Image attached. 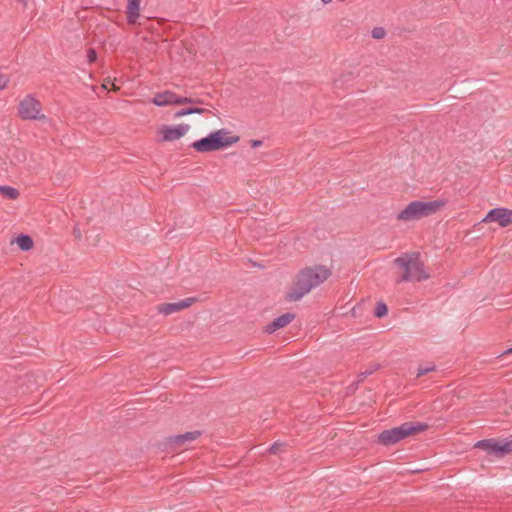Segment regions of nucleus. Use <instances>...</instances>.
I'll list each match as a JSON object with an SVG mask.
<instances>
[{
  "mask_svg": "<svg viewBox=\"0 0 512 512\" xmlns=\"http://www.w3.org/2000/svg\"><path fill=\"white\" fill-rule=\"evenodd\" d=\"M238 141V136H230L226 129H219L193 142L191 147L197 152L204 153L227 148Z\"/></svg>",
  "mask_w": 512,
  "mask_h": 512,
  "instance_id": "nucleus-5",
  "label": "nucleus"
},
{
  "mask_svg": "<svg viewBox=\"0 0 512 512\" xmlns=\"http://www.w3.org/2000/svg\"><path fill=\"white\" fill-rule=\"evenodd\" d=\"M331 275L330 269L323 265L306 267L299 271L294 286L287 293L289 301H299L312 289L318 287Z\"/></svg>",
  "mask_w": 512,
  "mask_h": 512,
  "instance_id": "nucleus-2",
  "label": "nucleus"
},
{
  "mask_svg": "<svg viewBox=\"0 0 512 512\" xmlns=\"http://www.w3.org/2000/svg\"><path fill=\"white\" fill-rule=\"evenodd\" d=\"M426 428L427 424L425 423L405 422L398 427L381 432L378 436V441L383 445H393L409 435L424 431Z\"/></svg>",
  "mask_w": 512,
  "mask_h": 512,
  "instance_id": "nucleus-6",
  "label": "nucleus"
},
{
  "mask_svg": "<svg viewBox=\"0 0 512 512\" xmlns=\"http://www.w3.org/2000/svg\"><path fill=\"white\" fill-rule=\"evenodd\" d=\"M385 36V30L382 27H377L372 30V37L375 39H381Z\"/></svg>",
  "mask_w": 512,
  "mask_h": 512,
  "instance_id": "nucleus-22",
  "label": "nucleus"
},
{
  "mask_svg": "<svg viewBox=\"0 0 512 512\" xmlns=\"http://www.w3.org/2000/svg\"><path fill=\"white\" fill-rule=\"evenodd\" d=\"M141 0H127L126 16L129 24H135L140 16Z\"/></svg>",
  "mask_w": 512,
  "mask_h": 512,
  "instance_id": "nucleus-14",
  "label": "nucleus"
},
{
  "mask_svg": "<svg viewBox=\"0 0 512 512\" xmlns=\"http://www.w3.org/2000/svg\"><path fill=\"white\" fill-rule=\"evenodd\" d=\"M191 114H203L207 110L199 107H190Z\"/></svg>",
  "mask_w": 512,
  "mask_h": 512,
  "instance_id": "nucleus-26",
  "label": "nucleus"
},
{
  "mask_svg": "<svg viewBox=\"0 0 512 512\" xmlns=\"http://www.w3.org/2000/svg\"><path fill=\"white\" fill-rule=\"evenodd\" d=\"M281 446L280 443H277L275 442L274 444H272L270 447H269V452L270 453H276L278 451V448Z\"/></svg>",
  "mask_w": 512,
  "mask_h": 512,
  "instance_id": "nucleus-27",
  "label": "nucleus"
},
{
  "mask_svg": "<svg viewBox=\"0 0 512 512\" xmlns=\"http://www.w3.org/2000/svg\"><path fill=\"white\" fill-rule=\"evenodd\" d=\"M18 115L23 120H42L45 115L42 114V105L34 95H26L18 105Z\"/></svg>",
  "mask_w": 512,
  "mask_h": 512,
  "instance_id": "nucleus-7",
  "label": "nucleus"
},
{
  "mask_svg": "<svg viewBox=\"0 0 512 512\" xmlns=\"http://www.w3.org/2000/svg\"><path fill=\"white\" fill-rule=\"evenodd\" d=\"M435 365H428L426 367H420L417 371V377H421L429 372L435 371Z\"/></svg>",
  "mask_w": 512,
  "mask_h": 512,
  "instance_id": "nucleus-21",
  "label": "nucleus"
},
{
  "mask_svg": "<svg viewBox=\"0 0 512 512\" xmlns=\"http://www.w3.org/2000/svg\"><path fill=\"white\" fill-rule=\"evenodd\" d=\"M482 222H497L500 227H507L512 224V210L502 207L491 209Z\"/></svg>",
  "mask_w": 512,
  "mask_h": 512,
  "instance_id": "nucleus-8",
  "label": "nucleus"
},
{
  "mask_svg": "<svg viewBox=\"0 0 512 512\" xmlns=\"http://www.w3.org/2000/svg\"><path fill=\"white\" fill-rule=\"evenodd\" d=\"M376 317H383L387 314V306L384 302H379L375 308L374 312Z\"/></svg>",
  "mask_w": 512,
  "mask_h": 512,
  "instance_id": "nucleus-20",
  "label": "nucleus"
},
{
  "mask_svg": "<svg viewBox=\"0 0 512 512\" xmlns=\"http://www.w3.org/2000/svg\"><path fill=\"white\" fill-rule=\"evenodd\" d=\"M0 193L8 199H16L19 196V191L8 185H0Z\"/></svg>",
  "mask_w": 512,
  "mask_h": 512,
  "instance_id": "nucleus-17",
  "label": "nucleus"
},
{
  "mask_svg": "<svg viewBox=\"0 0 512 512\" xmlns=\"http://www.w3.org/2000/svg\"><path fill=\"white\" fill-rule=\"evenodd\" d=\"M497 442L498 441L495 440H480L476 443L475 446L487 451L490 454L495 455V448L497 447Z\"/></svg>",
  "mask_w": 512,
  "mask_h": 512,
  "instance_id": "nucleus-16",
  "label": "nucleus"
},
{
  "mask_svg": "<svg viewBox=\"0 0 512 512\" xmlns=\"http://www.w3.org/2000/svg\"><path fill=\"white\" fill-rule=\"evenodd\" d=\"M295 319V314L291 312H287L277 318H275L272 322L265 326V332L271 334L275 331L286 327Z\"/></svg>",
  "mask_w": 512,
  "mask_h": 512,
  "instance_id": "nucleus-11",
  "label": "nucleus"
},
{
  "mask_svg": "<svg viewBox=\"0 0 512 512\" xmlns=\"http://www.w3.org/2000/svg\"><path fill=\"white\" fill-rule=\"evenodd\" d=\"M200 435H201L200 431L185 432L183 434L169 437L167 444L173 448H181L186 443L195 441Z\"/></svg>",
  "mask_w": 512,
  "mask_h": 512,
  "instance_id": "nucleus-9",
  "label": "nucleus"
},
{
  "mask_svg": "<svg viewBox=\"0 0 512 512\" xmlns=\"http://www.w3.org/2000/svg\"><path fill=\"white\" fill-rule=\"evenodd\" d=\"M187 115H191L190 107L182 108V109L176 111L174 114V117L180 118V117L187 116Z\"/></svg>",
  "mask_w": 512,
  "mask_h": 512,
  "instance_id": "nucleus-24",
  "label": "nucleus"
},
{
  "mask_svg": "<svg viewBox=\"0 0 512 512\" xmlns=\"http://www.w3.org/2000/svg\"><path fill=\"white\" fill-rule=\"evenodd\" d=\"M16 243L22 251H28L33 247V240L29 235L21 234L16 238Z\"/></svg>",
  "mask_w": 512,
  "mask_h": 512,
  "instance_id": "nucleus-15",
  "label": "nucleus"
},
{
  "mask_svg": "<svg viewBox=\"0 0 512 512\" xmlns=\"http://www.w3.org/2000/svg\"><path fill=\"white\" fill-rule=\"evenodd\" d=\"M74 234H75V236H76L77 238H80V237H81V233H80V231H79V229H78V228H75V229H74Z\"/></svg>",
  "mask_w": 512,
  "mask_h": 512,
  "instance_id": "nucleus-29",
  "label": "nucleus"
},
{
  "mask_svg": "<svg viewBox=\"0 0 512 512\" xmlns=\"http://www.w3.org/2000/svg\"><path fill=\"white\" fill-rule=\"evenodd\" d=\"M261 145H262V141L261 140H252L251 141L252 148H257V147H260Z\"/></svg>",
  "mask_w": 512,
  "mask_h": 512,
  "instance_id": "nucleus-28",
  "label": "nucleus"
},
{
  "mask_svg": "<svg viewBox=\"0 0 512 512\" xmlns=\"http://www.w3.org/2000/svg\"><path fill=\"white\" fill-rule=\"evenodd\" d=\"M331 275L330 269L323 265L306 267L299 271L294 286L287 293L289 301H299L312 289L318 287Z\"/></svg>",
  "mask_w": 512,
  "mask_h": 512,
  "instance_id": "nucleus-1",
  "label": "nucleus"
},
{
  "mask_svg": "<svg viewBox=\"0 0 512 512\" xmlns=\"http://www.w3.org/2000/svg\"><path fill=\"white\" fill-rule=\"evenodd\" d=\"M505 353H506V354H507V353H512V347L508 348V349L505 351Z\"/></svg>",
  "mask_w": 512,
  "mask_h": 512,
  "instance_id": "nucleus-31",
  "label": "nucleus"
},
{
  "mask_svg": "<svg viewBox=\"0 0 512 512\" xmlns=\"http://www.w3.org/2000/svg\"><path fill=\"white\" fill-rule=\"evenodd\" d=\"M177 94L172 91H164L161 93H157L153 99L152 103L156 106H167L172 104H177Z\"/></svg>",
  "mask_w": 512,
  "mask_h": 512,
  "instance_id": "nucleus-13",
  "label": "nucleus"
},
{
  "mask_svg": "<svg viewBox=\"0 0 512 512\" xmlns=\"http://www.w3.org/2000/svg\"><path fill=\"white\" fill-rule=\"evenodd\" d=\"M190 129L188 124H179L175 126H165L162 129L163 140L175 141L184 136Z\"/></svg>",
  "mask_w": 512,
  "mask_h": 512,
  "instance_id": "nucleus-10",
  "label": "nucleus"
},
{
  "mask_svg": "<svg viewBox=\"0 0 512 512\" xmlns=\"http://www.w3.org/2000/svg\"><path fill=\"white\" fill-rule=\"evenodd\" d=\"M19 3H21L24 7L27 6L28 0H17Z\"/></svg>",
  "mask_w": 512,
  "mask_h": 512,
  "instance_id": "nucleus-30",
  "label": "nucleus"
},
{
  "mask_svg": "<svg viewBox=\"0 0 512 512\" xmlns=\"http://www.w3.org/2000/svg\"><path fill=\"white\" fill-rule=\"evenodd\" d=\"M202 100L196 98H188L183 96H177V104H201Z\"/></svg>",
  "mask_w": 512,
  "mask_h": 512,
  "instance_id": "nucleus-19",
  "label": "nucleus"
},
{
  "mask_svg": "<svg viewBox=\"0 0 512 512\" xmlns=\"http://www.w3.org/2000/svg\"><path fill=\"white\" fill-rule=\"evenodd\" d=\"M97 59V53L94 49H89L87 51V61L89 63L94 62Z\"/></svg>",
  "mask_w": 512,
  "mask_h": 512,
  "instance_id": "nucleus-25",
  "label": "nucleus"
},
{
  "mask_svg": "<svg viewBox=\"0 0 512 512\" xmlns=\"http://www.w3.org/2000/svg\"><path fill=\"white\" fill-rule=\"evenodd\" d=\"M495 455H505L512 452V441L497 442Z\"/></svg>",
  "mask_w": 512,
  "mask_h": 512,
  "instance_id": "nucleus-18",
  "label": "nucleus"
},
{
  "mask_svg": "<svg viewBox=\"0 0 512 512\" xmlns=\"http://www.w3.org/2000/svg\"><path fill=\"white\" fill-rule=\"evenodd\" d=\"M194 302V298H186L178 302L166 303L159 307V312L164 315H169L182 309L188 308Z\"/></svg>",
  "mask_w": 512,
  "mask_h": 512,
  "instance_id": "nucleus-12",
  "label": "nucleus"
},
{
  "mask_svg": "<svg viewBox=\"0 0 512 512\" xmlns=\"http://www.w3.org/2000/svg\"><path fill=\"white\" fill-rule=\"evenodd\" d=\"M394 263L403 270V275L397 280V283L421 282L430 278L418 253L404 254L397 257Z\"/></svg>",
  "mask_w": 512,
  "mask_h": 512,
  "instance_id": "nucleus-3",
  "label": "nucleus"
},
{
  "mask_svg": "<svg viewBox=\"0 0 512 512\" xmlns=\"http://www.w3.org/2000/svg\"><path fill=\"white\" fill-rule=\"evenodd\" d=\"M446 204L447 200L444 198L436 199L433 201H412L397 214L396 218L397 220L404 222L419 220L421 218L435 214Z\"/></svg>",
  "mask_w": 512,
  "mask_h": 512,
  "instance_id": "nucleus-4",
  "label": "nucleus"
},
{
  "mask_svg": "<svg viewBox=\"0 0 512 512\" xmlns=\"http://www.w3.org/2000/svg\"><path fill=\"white\" fill-rule=\"evenodd\" d=\"M10 81V78L6 74H0V91L5 89Z\"/></svg>",
  "mask_w": 512,
  "mask_h": 512,
  "instance_id": "nucleus-23",
  "label": "nucleus"
}]
</instances>
